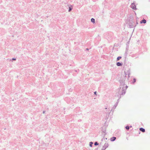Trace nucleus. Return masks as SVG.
Here are the masks:
<instances>
[{"label": "nucleus", "mask_w": 150, "mask_h": 150, "mask_svg": "<svg viewBox=\"0 0 150 150\" xmlns=\"http://www.w3.org/2000/svg\"><path fill=\"white\" fill-rule=\"evenodd\" d=\"M130 74V70L129 69L126 72L125 71V75H122L121 76L120 79L119 80V82L120 84V86H125V81L127 78V80L128 81L129 78L130 77L129 75Z\"/></svg>", "instance_id": "1"}, {"label": "nucleus", "mask_w": 150, "mask_h": 150, "mask_svg": "<svg viewBox=\"0 0 150 150\" xmlns=\"http://www.w3.org/2000/svg\"><path fill=\"white\" fill-rule=\"evenodd\" d=\"M128 88L127 86H125L121 87L120 86L119 88L117 89L115 96L120 98L122 96L124 95L126 92V90Z\"/></svg>", "instance_id": "2"}, {"label": "nucleus", "mask_w": 150, "mask_h": 150, "mask_svg": "<svg viewBox=\"0 0 150 150\" xmlns=\"http://www.w3.org/2000/svg\"><path fill=\"white\" fill-rule=\"evenodd\" d=\"M128 23L129 28H133L134 26V20L133 17L130 18Z\"/></svg>", "instance_id": "3"}, {"label": "nucleus", "mask_w": 150, "mask_h": 150, "mask_svg": "<svg viewBox=\"0 0 150 150\" xmlns=\"http://www.w3.org/2000/svg\"><path fill=\"white\" fill-rule=\"evenodd\" d=\"M109 145L108 143L106 142L104 145L103 146L101 150H105L108 147Z\"/></svg>", "instance_id": "4"}, {"label": "nucleus", "mask_w": 150, "mask_h": 150, "mask_svg": "<svg viewBox=\"0 0 150 150\" xmlns=\"http://www.w3.org/2000/svg\"><path fill=\"white\" fill-rule=\"evenodd\" d=\"M130 7L133 9L134 10H136L137 8H136V6L135 5V3L133 2L130 5Z\"/></svg>", "instance_id": "5"}, {"label": "nucleus", "mask_w": 150, "mask_h": 150, "mask_svg": "<svg viewBox=\"0 0 150 150\" xmlns=\"http://www.w3.org/2000/svg\"><path fill=\"white\" fill-rule=\"evenodd\" d=\"M123 64L122 62H119L116 63V65L117 66H122Z\"/></svg>", "instance_id": "6"}, {"label": "nucleus", "mask_w": 150, "mask_h": 150, "mask_svg": "<svg viewBox=\"0 0 150 150\" xmlns=\"http://www.w3.org/2000/svg\"><path fill=\"white\" fill-rule=\"evenodd\" d=\"M117 135H120V131L119 130H117L115 132V133L116 134H117Z\"/></svg>", "instance_id": "7"}, {"label": "nucleus", "mask_w": 150, "mask_h": 150, "mask_svg": "<svg viewBox=\"0 0 150 150\" xmlns=\"http://www.w3.org/2000/svg\"><path fill=\"white\" fill-rule=\"evenodd\" d=\"M116 137H112L110 138V140L111 141L113 142L116 139Z\"/></svg>", "instance_id": "8"}, {"label": "nucleus", "mask_w": 150, "mask_h": 150, "mask_svg": "<svg viewBox=\"0 0 150 150\" xmlns=\"http://www.w3.org/2000/svg\"><path fill=\"white\" fill-rule=\"evenodd\" d=\"M146 23V20L145 19H143V20H141L140 22V23Z\"/></svg>", "instance_id": "9"}, {"label": "nucleus", "mask_w": 150, "mask_h": 150, "mask_svg": "<svg viewBox=\"0 0 150 150\" xmlns=\"http://www.w3.org/2000/svg\"><path fill=\"white\" fill-rule=\"evenodd\" d=\"M139 130L143 132H144L145 131V129L142 127L140 128H139Z\"/></svg>", "instance_id": "10"}, {"label": "nucleus", "mask_w": 150, "mask_h": 150, "mask_svg": "<svg viewBox=\"0 0 150 150\" xmlns=\"http://www.w3.org/2000/svg\"><path fill=\"white\" fill-rule=\"evenodd\" d=\"M117 105L118 104H117V103H116L115 105H114V106L112 107V109H111V110H112V109L114 110L115 109L116 107H117Z\"/></svg>", "instance_id": "11"}, {"label": "nucleus", "mask_w": 150, "mask_h": 150, "mask_svg": "<svg viewBox=\"0 0 150 150\" xmlns=\"http://www.w3.org/2000/svg\"><path fill=\"white\" fill-rule=\"evenodd\" d=\"M91 21L93 23H95V19L93 18H92L91 19Z\"/></svg>", "instance_id": "12"}, {"label": "nucleus", "mask_w": 150, "mask_h": 150, "mask_svg": "<svg viewBox=\"0 0 150 150\" xmlns=\"http://www.w3.org/2000/svg\"><path fill=\"white\" fill-rule=\"evenodd\" d=\"M121 58L122 57L121 56L118 57L117 58V61H119Z\"/></svg>", "instance_id": "13"}, {"label": "nucleus", "mask_w": 150, "mask_h": 150, "mask_svg": "<svg viewBox=\"0 0 150 150\" xmlns=\"http://www.w3.org/2000/svg\"><path fill=\"white\" fill-rule=\"evenodd\" d=\"M125 128L127 130H128L130 128V127L128 125H127L125 127Z\"/></svg>", "instance_id": "14"}, {"label": "nucleus", "mask_w": 150, "mask_h": 150, "mask_svg": "<svg viewBox=\"0 0 150 150\" xmlns=\"http://www.w3.org/2000/svg\"><path fill=\"white\" fill-rule=\"evenodd\" d=\"M136 81V79L134 78L133 79V81L132 82V84H134Z\"/></svg>", "instance_id": "15"}, {"label": "nucleus", "mask_w": 150, "mask_h": 150, "mask_svg": "<svg viewBox=\"0 0 150 150\" xmlns=\"http://www.w3.org/2000/svg\"><path fill=\"white\" fill-rule=\"evenodd\" d=\"M93 143L92 142H90L89 143V146L90 147H92V144H93Z\"/></svg>", "instance_id": "16"}, {"label": "nucleus", "mask_w": 150, "mask_h": 150, "mask_svg": "<svg viewBox=\"0 0 150 150\" xmlns=\"http://www.w3.org/2000/svg\"><path fill=\"white\" fill-rule=\"evenodd\" d=\"M72 8H71V7L69 6V9L68 10L69 12H70L71 11V10H72Z\"/></svg>", "instance_id": "17"}, {"label": "nucleus", "mask_w": 150, "mask_h": 150, "mask_svg": "<svg viewBox=\"0 0 150 150\" xmlns=\"http://www.w3.org/2000/svg\"><path fill=\"white\" fill-rule=\"evenodd\" d=\"M94 144L95 146H97L99 144L97 142H96L94 143Z\"/></svg>", "instance_id": "18"}, {"label": "nucleus", "mask_w": 150, "mask_h": 150, "mask_svg": "<svg viewBox=\"0 0 150 150\" xmlns=\"http://www.w3.org/2000/svg\"><path fill=\"white\" fill-rule=\"evenodd\" d=\"M119 98L117 100V102H116V103H117V104H118L119 102V99L120 98Z\"/></svg>", "instance_id": "19"}, {"label": "nucleus", "mask_w": 150, "mask_h": 150, "mask_svg": "<svg viewBox=\"0 0 150 150\" xmlns=\"http://www.w3.org/2000/svg\"><path fill=\"white\" fill-rule=\"evenodd\" d=\"M127 51H126L125 52V56H127Z\"/></svg>", "instance_id": "20"}, {"label": "nucleus", "mask_w": 150, "mask_h": 150, "mask_svg": "<svg viewBox=\"0 0 150 150\" xmlns=\"http://www.w3.org/2000/svg\"><path fill=\"white\" fill-rule=\"evenodd\" d=\"M16 58H13L12 59V60H16Z\"/></svg>", "instance_id": "21"}, {"label": "nucleus", "mask_w": 150, "mask_h": 150, "mask_svg": "<svg viewBox=\"0 0 150 150\" xmlns=\"http://www.w3.org/2000/svg\"><path fill=\"white\" fill-rule=\"evenodd\" d=\"M128 47H126V51H128Z\"/></svg>", "instance_id": "22"}, {"label": "nucleus", "mask_w": 150, "mask_h": 150, "mask_svg": "<svg viewBox=\"0 0 150 150\" xmlns=\"http://www.w3.org/2000/svg\"><path fill=\"white\" fill-rule=\"evenodd\" d=\"M96 93H97V92L96 91H95L94 92V94L95 95H96Z\"/></svg>", "instance_id": "23"}, {"label": "nucleus", "mask_w": 150, "mask_h": 150, "mask_svg": "<svg viewBox=\"0 0 150 150\" xmlns=\"http://www.w3.org/2000/svg\"><path fill=\"white\" fill-rule=\"evenodd\" d=\"M95 150H98V148H96V149H95Z\"/></svg>", "instance_id": "24"}, {"label": "nucleus", "mask_w": 150, "mask_h": 150, "mask_svg": "<svg viewBox=\"0 0 150 150\" xmlns=\"http://www.w3.org/2000/svg\"><path fill=\"white\" fill-rule=\"evenodd\" d=\"M89 49H88V48H87L86 49V50H89Z\"/></svg>", "instance_id": "25"}, {"label": "nucleus", "mask_w": 150, "mask_h": 150, "mask_svg": "<svg viewBox=\"0 0 150 150\" xmlns=\"http://www.w3.org/2000/svg\"><path fill=\"white\" fill-rule=\"evenodd\" d=\"M45 112V111H43V113L44 114Z\"/></svg>", "instance_id": "26"}, {"label": "nucleus", "mask_w": 150, "mask_h": 150, "mask_svg": "<svg viewBox=\"0 0 150 150\" xmlns=\"http://www.w3.org/2000/svg\"><path fill=\"white\" fill-rule=\"evenodd\" d=\"M130 127H132V126H130Z\"/></svg>", "instance_id": "27"}, {"label": "nucleus", "mask_w": 150, "mask_h": 150, "mask_svg": "<svg viewBox=\"0 0 150 150\" xmlns=\"http://www.w3.org/2000/svg\"><path fill=\"white\" fill-rule=\"evenodd\" d=\"M136 24H138V22H137Z\"/></svg>", "instance_id": "28"}, {"label": "nucleus", "mask_w": 150, "mask_h": 150, "mask_svg": "<svg viewBox=\"0 0 150 150\" xmlns=\"http://www.w3.org/2000/svg\"><path fill=\"white\" fill-rule=\"evenodd\" d=\"M103 139H102L101 141H103Z\"/></svg>", "instance_id": "29"}, {"label": "nucleus", "mask_w": 150, "mask_h": 150, "mask_svg": "<svg viewBox=\"0 0 150 150\" xmlns=\"http://www.w3.org/2000/svg\"><path fill=\"white\" fill-rule=\"evenodd\" d=\"M107 139V138H104V139Z\"/></svg>", "instance_id": "30"}, {"label": "nucleus", "mask_w": 150, "mask_h": 150, "mask_svg": "<svg viewBox=\"0 0 150 150\" xmlns=\"http://www.w3.org/2000/svg\"><path fill=\"white\" fill-rule=\"evenodd\" d=\"M105 109H107V108H105Z\"/></svg>", "instance_id": "31"}, {"label": "nucleus", "mask_w": 150, "mask_h": 150, "mask_svg": "<svg viewBox=\"0 0 150 150\" xmlns=\"http://www.w3.org/2000/svg\"><path fill=\"white\" fill-rule=\"evenodd\" d=\"M76 72H77V70H76Z\"/></svg>", "instance_id": "32"}]
</instances>
